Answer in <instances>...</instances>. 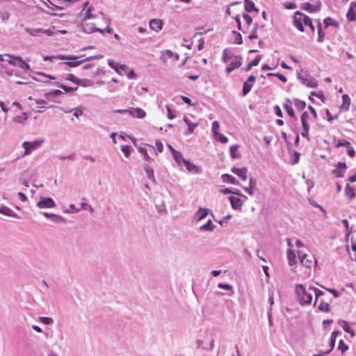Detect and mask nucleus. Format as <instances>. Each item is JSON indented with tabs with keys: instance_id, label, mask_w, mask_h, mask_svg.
Listing matches in <instances>:
<instances>
[{
	"instance_id": "f257e3e1",
	"label": "nucleus",
	"mask_w": 356,
	"mask_h": 356,
	"mask_svg": "<svg viewBox=\"0 0 356 356\" xmlns=\"http://www.w3.org/2000/svg\"><path fill=\"white\" fill-rule=\"evenodd\" d=\"M295 291L297 296V300L301 305L304 306L312 302V294L307 291L302 284H296Z\"/></svg>"
},
{
	"instance_id": "f03ea898",
	"label": "nucleus",
	"mask_w": 356,
	"mask_h": 356,
	"mask_svg": "<svg viewBox=\"0 0 356 356\" xmlns=\"http://www.w3.org/2000/svg\"><path fill=\"white\" fill-rule=\"evenodd\" d=\"M44 143V139L42 140H35L33 141H24L22 143V147L24 149V152L22 154V156H26L31 154V152L37 149H38L42 143Z\"/></svg>"
},
{
	"instance_id": "7ed1b4c3",
	"label": "nucleus",
	"mask_w": 356,
	"mask_h": 356,
	"mask_svg": "<svg viewBox=\"0 0 356 356\" xmlns=\"http://www.w3.org/2000/svg\"><path fill=\"white\" fill-rule=\"evenodd\" d=\"M305 17H307V15L302 13L300 11H296L293 15V25L298 30L301 32L305 31L304 25L305 22L306 21Z\"/></svg>"
},
{
	"instance_id": "20e7f679",
	"label": "nucleus",
	"mask_w": 356,
	"mask_h": 356,
	"mask_svg": "<svg viewBox=\"0 0 356 356\" xmlns=\"http://www.w3.org/2000/svg\"><path fill=\"white\" fill-rule=\"evenodd\" d=\"M309 115L307 111L302 113L301 115V124L302 126L303 131L301 133L302 137L306 138L308 140H309Z\"/></svg>"
},
{
	"instance_id": "39448f33",
	"label": "nucleus",
	"mask_w": 356,
	"mask_h": 356,
	"mask_svg": "<svg viewBox=\"0 0 356 356\" xmlns=\"http://www.w3.org/2000/svg\"><path fill=\"white\" fill-rule=\"evenodd\" d=\"M298 79L300 80L301 83L308 88H316L318 87V81L314 77L308 75L307 77H304L300 74H298Z\"/></svg>"
},
{
	"instance_id": "423d86ee",
	"label": "nucleus",
	"mask_w": 356,
	"mask_h": 356,
	"mask_svg": "<svg viewBox=\"0 0 356 356\" xmlns=\"http://www.w3.org/2000/svg\"><path fill=\"white\" fill-rule=\"evenodd\" d=\"M37 207L40 209L54 208L56 203L51 197H41L37 203Z\"/></svg>"
},
{
	"instance_id": "0eeeda50",
	"label": "nucleus",
	"mask_w": 356,
	"mask_h": 356,
	"mask_svg": "<svg viewBox=\"0 0 356 356\" xmlns=\"http://www.w3.org/2000/svg\"><path fill=\"white\" fill-rule=\"evenodd\" d=\"M242 57L241 56H236L234 60L226 67L225 71L229 74L233 70L238 68L242 65Z\"/></svg>"
},
{
	"instance_id": "6e6552de",
	"label": "nucleus",
	"mask_w": 356,
	"mask_h": 356,
	"mask_svg": "<svg viewBox=\"0 0 356 356\" xmlns=\"http://www.w3.org/2000/svg\"><path fill=\"white\" fill-rule=\"evenodd\" d=\"M80 57L81 56H72V55L44 56H43V60H50V61H52L54 59L73 60H76Z\"/></svg>"
},
{
	"instance_id": "1a4fd4ad",
	"label": "nucleus",
	"mask_w": 356,
	"mask_h": 356,
	"mask_svg": "<svg viewBox=\"0 0 356 356\" xmlns=\"http://www.w3.org/2000/svg\"><path fill=\"white\" fill-rule=\"evenodd\" d=\"M298 258L300 259V263L304 266L305 267L307 268H310L312 265V259L307 258V254L305 253H303L301 251H298Z\"/></svg>"
},
{
	"instance_id": "9d476101",
	"label": "nucleus",
	"mask_w": 356,
	"mask_h": 356,
	"mask_svg": "<svg viewBox=\"0 0 356 356\" xmlns=\"http://www.w3.org/2000/svg\"><path fill=\"white\" fill-rule=\"evenodd\" d=\"M335 166L337 167V169H334L332 171V173L335 175L337 177H343L347 168L346 164L343 162H338Z\"/></svg>"
},
{
	"instance_id": "9b49d317",
	"label": "nucleus",
	"mask_w": 356,
	"mask_h": 356,
	"mask_svg": "<svg viewBox=\"0 0 356 356\" xmlns=\"http://www.w3.org/2000/svg\"><path fill=\"white\" fill-rule=\"evenodd\" d=\"M301 8L302 10L308 11L309 13H316V12H318L320 10L321 3L314 5L309 2H306V3H303L301 5Z\"/></svg>"
},
{
	"instance_id": "f8f14e48",
	"label": "nucleus",
	"mask_w": 356,
	"mask_h": 356,
	"mask_svg": "<svg viewBox=\"0 0 356 356\" xmlns=\"http://www.w3.org/2000/svg\"><path fill=\"white\" fill-rule=\"evenodd\" d=\"M231 170L234 174L236 175L242 180L245 181L247 179V172H248L247 168L243 167V168H238L233 167Z\"/></svg>"
},
{
	"instance_id": "ddd939ff",
	"label": "nucleus",
	"mask_w": 356,
	"mask_h": 356,
	"mask_svg": "<svg viewBox=\"0 0 356 356\" xmlns=\"http://www.w3.org/2000/svg\"><path fill=\"white\" fill-rule=\"evenodd\" d=\"M129 114L134 118L142 119L146 116V113L144 110L140 108H131L129 109Z\"/></svg>"
},
{
	"instance_id": "4468645a",
	"label": "nucleus",
	"mask_w": 356,
	"mask_h": 356,
	"mask_svg": "<svg viewBox=\"0 0 356 356\" xmlns=\"http://www.w3.org/2000/svg\"><path fill=\"white\" fill-rule=\"evenodd\" d=\"M346 17L349 21H354L356 19V2L350 3Z\"/></svg>"
},
{
	"instance_id": "2eb2a0df",
	"label": "nucleus",
	"mask_w": 356,
	"mask_h": 356,
	"mask_svg": "<svg viewBox=\"0 0 356 356\" xmlns=\"http://www.w3.org/2000/svg\"><path fill=\"white\" fill-rule=\"evenodd\" d=\"M232 207L235 210H241L242 207V200L239 197H236L234 196H229L228 197Z\"/></svg>"
},
{
	"instance_id": "dca6fc26",
	"label": "nucleus",
	"mask_w": 356,
	"mask_h": 356,
	"mask_svg": "<svg viewBox=\"0 0 356 356\" xmlns=\"http://www.w3.org/2000/svg\"><path fill=\"white\" fill-rule=\"evenodd\" d=\"M149 27L156 32L159 31L163 27L162 20L159 19H151L149 21Z\"/></svg>"
},
{
	"instance_id": "f3484780",
	"label": "nucleus",
	"mask_w": 356,
	"mask_h": 356,
	"mask_svg": "<svg viewBox=\"0 0 356 356\" xmlns=\"http://www.w3.org/2000/svg\"><path fill=\"white\" fill-rule=\"evenodd\" d=\"M283 106L289 116H291L293 118H295L296 120L297 119V118L295 115V113L293 111V109L291 106V102L289 99H286Z\"/></svg>"
},
{
	"instance_id": "a211bd4d",
	"label": "nucleus",
	"mask_w": 356,
	"mask_h": 356,
	"mask_svg": "<svg viewBox=\"0 0 356 356\" xmlns=\"http://www.w3.org/2000/svg\"><path fill=\"white\" fill-rule=\"evenodd\" d=\"M184 121L188 127V129L185 131V135L188 136L191 134L194 131L195 128L197 126V124L192 123L186 116H184Z\"/></svg>"
},
{
	"instance_id": "6ab92c4d",
	"label": "nucleus",
	"mask_w": 356,
	"mask_h": 356,
	"mask_svg": "<svg viewBox=\"0 0 356 356\" xmlns=\"http://www.w3.org/2000/svg\"><path fill=\"white\" fill-rule=\"evenodd\" d=\"M259 189L257 188V181L254 178L250 179V184L248 187V194L250 195H253L256 191H258Z\"/></svg>"
},
{
	"instance_id": "aec40b11",
	"label": "nucleus",
	"mask_w": 356,
	"mask_h": 356,
	"mask_svg": "<svg viewBox=\"0 0 356 356\" xmlns=\"http://www.w3.org/2000/svg\"><path fill=\"white\" fill-rule=\"evenodd\" d=\"M43 215L46 218H49L53 220L54 222L56 223L63 222L65 221V218L60 216H58L57 214L49 213V212H44Z\"/></svg>"
},
{
	"instance_id": "412c9836",
	"label": "nucleus",
	"mask_w": 356,
	"mask_h": 356,
	"mask_svg": "<svg viewBox=\"0 0 356 356\" xmlns=\"http://www.w3.org/2000/svg\"><path fill=\"white\" fill-rule=\"evenodd\" d=\"M0 213L4 214L8 216L19 218V217L11 209L6 206L0 207Z\"/></svg>"
},
{
	"instance_id": "4be33fe9",
	"label": "nucleus",
	"mask_w": 356,
	"mask_h": 356,
	"mask_svg": "<svg viewBox=\"0 0 356 356\" xmlns=\"http://www.w3.org/2000/svg\"><path fill=\"white\" fill-rule=\"evenodd\" d=\"M343 103L340 106L341 111H348L349 110L350 104V99L348 95H343L342 96Z\"/></svg>"
},
{
	"instance_id": "5701e85b",
	"label": "nucleus",
	"mask_w": 356,
	"mask_h": 356,
	"mask_svg": "<svg viewBox=\"0 0 356 356\" xmlns=\"http://www.w3.org/2000/svg\"><path fill=\"white\" fill-rule=\"evenodd\" d=\"M209 209L205 208H200L195 213V217L197 221L203 220L208 215Z\"/></svg>"
},
{
	"instance_id": "b1692460",
	"label": "nucleus",
	"mask_w": 356,
	"mask_h": 356,
	"mask_svg": "<svg viewBox=\"0 0 356 356\" xmlns=\"http://www.w3.org/2000/svg\"><path fill=\"white\" fill-rule=\"evenodd\" d=\"M143 168L145 171L146 175L149 179L155 183L156 179L154 175V170L148 164H145Z\"/></svg>"
},
{
	"instance_id": "393cba45",
	"label": "nucleus",
	"mask_w": 356,
	"mask_h": 356,
	"mask_svg": "<svg viewBox=\"0 0 356 356\" xmlns=\"http://www.w3.org/2000/svg\"><path fill=\"white\" fill-rule=\"evenodd\" d=\"M14 56H10V54H0V61H7L9 64L15 66L17 63L15 60V59L13 58Z\"/></svg>"
},
{
	"instance_id": "a878e982",
	"label": "nucleus",
	"mask_w": 356,
	"mask_h": 356,
	"mask_svg": "<svg viewBox=\"0 0 356 356\" xmlns=\"http://www.w3.org/2000/svg\"><path fill=\"white\" fill-rule=\"evenodd\" d=\"M173 57V52L171 50L167 49L161 51L160 59L163 63H165L168 58Z\"/></svg>"
},
{
	"instance_id": "bb28decb",
	"label": "nucleus",
	"mask_w": 356,
	"mask_h": 356,
	"mask_svg": "<svg viewBox=\"0 0 356 356\" xmlns=\"http://www.w3.org/2000/svg\"><path fill=\"white\" fill-rule=\"evenodd\" d=\"M245 2V10L248 13H251L252 11L258 12L259 10L255 8L254 3L251 0H244Z\"/></svg>"
},
{
	"instance_id": "cd10ccee",
	"label": "nucleus",
	"mask_w": 356,
	"mask_h": 356,
	"mask_svg": "<svg viewBox=\"0 0 356 356\" xmlns=\"http://www.w3.org/2000/svg\"><path fill=\"white\" fill-rule=\"evenodd\" d=\"M236 56H234L231 51L229 49H225L223 50V52H222V62L224 63H227L229 60H231L232 58H234Z\"/></svg>"
},
{
	"instance_id": "c85d7f7f",
	"label": "nucleus",
	"mask_w": 356,
	"mask_h": 356,
	"mask_svg": "<svg viewBox=\"0 0 356 356\" xmlns=\"http://www.w3.org/2000/svg\"><path fill=\"white\" fill-rule=\"evenodd\" d=\"M216 228V225H214L211 221V220H209L206 224H204L200 227V230L207 231V232H213Z\"/></svg>"
},
{
	"instance_id": "c756f323",
	"label": "nucleus",
	"mask_w": 356,
	"mask_h": 356,
	"mask_svg": "<svg viewBox=\"0 0 356 356\" xmlns=\"http://www.w3.org/2000/svg\"><path fill=\"white\" fill-rule=\"evenodd\" d=\"M318 309L319 311L322 312H330L331 311V307L328 302H325L321 300L320 301V304L318 306Z\"/></svg>"
},
{
	"instance_id": "7c9ffc66",
	"label": "nucleus",
	"mask_w": 356,
	"mask_h": 356,
	"mask_svg": "<svg viewBox=\"0 0 356 356\" xmlns=\"http://www.w3.org/2000/svg\"><path fill=\"white\" fill-rule=\"evenodd\" d=\"M261 55L257 56L255 57V58L247 65V67L245 68V70L246 72H248V71L251 70L252 67L258 65V64L259 63V62L261 60Z\"/></svg>"
},
{
	"instance_id": "2f4dec72",
	"label": "nucleus",
	"mask_w": 356,
	"mask_h": 356,
	"mask_svg": "<svg viewBox=\"0 0 356 356\" xmlns=\"http://www.w3.org/2000/svg\"><path fill=\"white\" fill-rule=\"evenodd\" d=\"M13 58L14 59H16L19 62L18 66L20 68L23 69L25 71H28L30 70V65L27 64L24 60H23L21 56H14Z\"/></svg>"
},
{
	"instance_id": "473e14b6",
	"label": "nucleus",
	"mask_w": 356,
	"mask_h": 356,
	"mask_svg": "<svg viewBox=\"0 0 356 356\" xmlns=\"http://www.w3.org/2000/svg\"><path fill=\"white\" fill-rule=\"evenodd\" d=\"M222 177L224 181L232 184H238V181L236 180V179L233 177L232 175H230L229 174H224L222 175Z\"/></svg>"
},
{
	"instance_id": "72a5a7b5",
	"label": "nucleus",
	"mask_w": 356,
	"mask_h": 356,
	"mask_svg": "<svg viewBox=\"0 0 356 356\" xmlns=\"http://www.w3.org/2000/svg\"><path fill=\"white\" fill-rule=\"evenodd\" d=\"M340 325L343 327V330L349 334H350L351 337L355 336V332L351 329L348 325V323L346 321H341L339 322Z\"/></svg>"
},
{
	"instance_id": "f704fd0d",
	"label": "nucleus",
	"mask_w": 356,
	"mask_h": 356,
	"mask_svg": "<svg viewBox=\"0 0 356 356\" xmlns=\"http://www.w3.org/2000/svg\"><path fill=\"white\" fill-rule=\"evenodd\" d=\"M345 194L346 196L349 197L350 200H352L355 197V193L354 188L350 186L349 184H347L345 188Z\"/></svg>"
},
{
	"instance_id": "c9c22d12",
	"label": "nucleus",
	"mask_w": 356,
	"mask_h": 356,
	"mask_svg": "<svg viewBox=\"0 0 356 356\" xmlns=\"http://www.w3.org/2000/svg\"><path fill=\"white\" fill-rule=\"evenodd\" d=\"M317 31H318V38L317 41L318 42H322L325 38V33L323 31L322 29V24L320 21H318V25H317Z\"/></svg>"
},
{
	"instance_id": "e433bc0d",
	"label": "nucleus",
	"mask_w": 356,
	"mask_h": 356,
	"mask_svg": "<svg viewBox=\"0 0 356 356\" xmlns=\"http://www.w3.org/2000/svg\"><path fill=\"white\" fill-rule=\"evenodd\" d=\"M238 146L237 145L230 147V154L232 158L239 159L241 157V154L238 152Z\"/></svg>"
},
{
	"instance_id": "4c0bfd02",
	"label": "nucleus",
	"mask_w": 356,
	"mask_h": 356,
	"mask_svg": "<svg viewBox=\"0 0 356 356\" xmlns=\"http://www.w3.org/2000/svg\"><path fill=\"white\" fill-rule=\"evenodd\" d=\"M287 259L289 266H293L296 264V254L291 250H287Z\"/></svg>"
},
{
	"instance_id": "58836bf2",
	"label": "nucleus",
	"mask_w": 356,
	"mask_h": 356,
	"mask_svg": "<svg viewBox=\"0 0 356 356\" xmlns=\"http://www.w3.org/2000/svg\"><path fill=\"white\" fill-rule=\"evenodd\" d=\"M221 193L223 194L233 193L234 195H236L238 196H242V197L246 198V196L243 195L241 194V191L238 189H236V188H234L233 190H232L230 188H225V189L221 190Z\"/></svg>"
},
{
	"instance_id": "ea45409f",
	"label": "nucleus",
	"mask_w": 356,
	"mask_h": 356,
	"mask_svg": "<svg viewBox=\"0 0 356 356\" xmlns=\"http://www.w3.org/2000/svg\"><path fill=\"white\" fill-rule=\"evenodd\" d=\"M85 62H86V60H84V59H83V60H80L63 62V63H61L60 64L67 65V66L71 67H77V66L81 65L82 63H83Z\"/></svg>"
},
{
	"instance_id": "a19ab883",
	"label": "nucleus",
	"mask_w": 356,
	"mask_h": 356,
	"mask_svg": "<svg viewBox=\"0 0 356 356\" xmlns=\"http://www.w3.org/2000/svg\"><path fill=\"white\" fill-rule=\"evenodd\" d=\"M172 155L173 156L174 160L176 161V163L178 165H181V162H183V159H184L183 158L182 154L179 151H176V152H173V154H172Z\"/></svg>"
},
{
	"instance_id": "79ce46f5",
	"label": "nucleus",
	"mask_w": 356,
	"mask_h": 356,
	"mask_svg": "<svg viewBox=\"0 0 356 356\" xmlns=\"http://www.w3.org/2000/svg\"><path fill=\"white\" fill-rule=\"evenodd\" d=\"M183 163L185 164L187 170L189 171V172H191L193 170H196L197 171L198 170V167L194 164H193L192 163L190 162V161L188 160H186V159H183Z\"/></svg>"
},
{
	"instance_id": "37998d69",
	"label": "nucleus",
	"mask_w": 356,
	"mask_h": 356,
	"mask_svg": "<svg viewBox=\"0 0 356 356\" xmlns=\"http://www.w3.org/2000/svg\"><path fill=\"white\" fill-rule=\"evenodd\" d=\"M138 152L143 156V159L147 161V162H152L154 161L153 159H152L150 156H149L147 152V149L144 147H140L138 148Z\"/></svg>"
},
{
	"instance_id": "c03bdc74",
	"label": "nucleus",
	"mask_w": 356,
	"mask_h": 356,
	"mask_svg": "<svg viewBox=\"0 0 356 356\" xmlns=\"http://www.w3.org/2000/svg\"><path fill=\"white\" fill-rule=\"evenodd\" d=\"M293 103L296 108L300 111H302L306 106V103L298 99H294Z\"/></svg>"
},
{
	"instance_id": "a18cd8bd",
	"label": "nucleus",
	"mask_w": 356,
	"mask_h": 356,
	"mask_svg": "<svg viewBox=\"0 0 356 356\" xmlns=\"http://www.w3.org/2000/svg\"><path fill=\"white\" fill-rule=\"evenodd\" d=\"M252 85L247 81L243 83L242 95L243 97L246 96L251 90Z\"/></svg>"
},
{
	"instance_id": "49530a36",
	"label": "nucleus",
	"mask_w": 356,
	"mask_h": 356,
	"mask_svg": "<svg viewBox=\"0 0 356 356\" xmlns=\"http://www.w3.org/2000/svg\"><path fill=\"white\" fill-rule=\"evenodd\" d=\"M323 22L325 24V27H328L330 26L337 27L339 25L338 23L331 17H326L324 19Z\"/></svg>"
},
{
	"instance_id": "de8ad7c7",
	"label": "nucleus",
	"mask_w": 356,
	"mask_h": 356,
	"mask_svg": "<svg viewBox=\"0 0 356 356\" xmlns=\"http://www.w3.org/2000/svg\"><path fill=\"white\" fill-rule=\"evenodd\" d=\"M54 84L56 85V86L63 89L67 92H72V91L76 90L77 88H78L77 87H76V88L69 87V86H67L65 85L61 84V83H60L58 82H56Z\"/></svg>"
},
{
	"instance_id": "09e8293b",
	"label": "nucleus",
	"mask_w": 356,
	"mask_h": 356,
	"mask_svg": "<svg viewBox=\"0 0 356 356\" xmlns=\"http://www.w3.org/2000/svg\"><path fill=\"white\" fill-rule=\"evenodd\" d=\"M26 31L33 36H38L42 33V30L40 29H26Z\"/></svg>"
},
{
	"instance_id": "8fccbe9b",
	"label": "nucleus",
	"mask_w": 356,
	"mask_h": 356,
	"mask_svg": "<svg viewBox=\"0 0 356 356\" xmlns=\"http://www.w3.org/2000/svg\"><path fill=\"white\" fill-rule=\"evenodd\" d=\"M232 33L235 35L234 43L237 44H241L243 43V38L241 33L236 31H233Z\"/></svg>"
},
{
	"instance_id": "3c124183",
	"label": "nucleus",
	"mask_w": 356,
	"mask_h": 356,
	"mask_svg": "<svg viewBox=\"0 0 356 356\" xmlns=\"http://www.w3.org/2000/svg\"><path fill=\"white\" fill-rule=\"evenodd\" d=\"M215 138L221 142L222 143H226L228 141V138L220 133H217V134L214 135Z\"/></svg>"
},
{
	"instance_id": "603ef678",
	"label": "nucleus",
	"mask_w": 356,
	"mask_h": 356,
	"mask_svg": "<svg viewBox=\"0 0 356 356\" xmlns=\"http://www.w3.org/2000/svg\"><path fill=\"white\" fill-rule=\"evenodd\" d=\"M65 79L78 85L80 83V80L72 74H67Z\"/></svg>"
},
{
	"instance_id": "864d4df0",
	"label": "nucleus",
	"mask_w": 356,
	"mask_h": 356,
	"mask_svg": "<svg viewBox=\"0 0 356 356\" xmlns=\"http://www.w3.org/2000/svg\"><path fill=\"white\" fill-rule=\"evenodd\" d=\"M62 93L63 92H62L61 90H55L54 91L45 93L44 94V97L46 98H49V97H56V96H58V95H61Z\"/></svg>"
},
{
	"instance_id": "5fc2aeb1",
	"label": "nucleus",
	"mask_w": 356,
	"mask_h": 356,
	"mask_svg": "<svg viewBox=\"0 0 356 356\" xmlns=\"http://www.w3.org/2000/svg\"><path fill=\"white\" fill-rule=\"evenodd\" d=\"M267 76H274L277 77L280 81H282L283 82H286L287 81L286 77L285 76H284L283 74H280V73H268Z\"/></svg>"
},
{
	"instance_id": "6e6d98bb",
	"label": "nucleus",
	"mask_w": 356,
	"mask_h": 356,
	"mask_svg": "<svg viewBox=\"0 0 356 356\" xmlns=\"http://www.w3.org/2000/svg\"><path fill=\"white\" fill-rule=\"evenodd\" d=\"M39 321L45 325H51L54 323L53 319L49 317L40 316L39 317Z\"/></svg>"
},
{
	"instance_id": "4d7b16f0",
	"label": "nucleus",
	"mask_w": 356,
	"mask_h": 356,
	"mask_svg": "<svg viewBox=\"0 0 356 356\" xmlns=\"http://www.w3.org/2000/svg\"><path fill=\"white\" fill-rule=\"evenodd\" d=\"M27 119L26 113H23L22 115H18L13 118V121L17 123H22Z\"/></svg>"
},
{
	"instance_id": "13d9d810",
	"label": "nucleus",
	"mask_w": 356,
	"mask_h": 356,
	"mask_svg": "<svg viewBox=\"0 0 356 356\" xmlns=\"http://www.w3.org/2000/svg\"><path fill=\"white\" fill-rule=\"evenodd\" d=\"M314 292L315 293V301L314 303V306H315L316 305L317 301L318 300L320 296H323L324 294V293L318 289H314Z\"/></svg>"
},
{
	"instance_id": "bf43d9fd",
	"label": "nucleus",
	"mask_w": 356,
	"mask_h": 356,
	"mask_svg": "<svg viewBox=\"0 0 356 356\" xmlns=\"http://www.w3.org/2000/svg\"><path fill=\"white\" fill-rule=\"evenodd\" d=\"M108 65L113 68L118 74H120V70H119V68H118V65L119 64H118L117 63H115L113 60H108Z\"/></svg>"
},
{
	"instance_id": "052dcab7",
	"label": "nucleus",
	"mask_w": 356,
	"mask_h": 356,
	"mask_svg": "<svg viewBox=\"0 0 356 356\" xmlns=\"http://www.w3.org/2000/svg\"><path fill=\"white\" fill-rule=\"evenodd\" d=\"M83 28L84 31L86 33H91L92 31H99V32L103 33V30L98 29V28L93 27V26L88 29L87 25L83 24Z\"/></svg>"
},
{
	"instance_id": "680f3d73",
	"label": "nucleus",
	"mask_w": 356,
	"mask_h": 356,
	"mask_svg": "<svg viewBox=\"0 0 356 356\" xmlns=\"http://www.w3.org/2000/svg\"><path fill=\"white\" fill-rule=\"evenodd\" d=\"M338 349L340 350L341 351V353H343L348 349V346L341 339L339 341Z\"/></svg>"
},
{
	"instance_id": "e2e57ef3",
	"label": "nucleus",
	"mask_w": 356,
	"mask_h": 356,
	"mask_svg": "<svg viewBox=\"0 0 356 356\" xmlns=\"http://www.w3.org/2000/svg\"><path fill=\"white\" fill-rule=\"evenodd\" d=\"M321 286L331 293L335 298H338L341 296V293L334 289H328L322 285H321Z\"/></svg>"
},
{
	"instance_id": "0e129e2a",
	"label": "nucleus",
	"mask_w": 356,
	"mask_h": 356,
	"mask_svg": "<svg viewBox=\"0 0 356 356\" xmlns=\"http://www.w3.org/2000/svg\"><path fill=\"white\" fill-rule=\"evenodd\" d=\"M219 127H220V125H219V123L218 121H214L212 122L211 130L213 133V136L215 134H217V133H218V130L219 129Z\"/></svg>"
},
{
	"instance_id": "69168bd1",
	"label": "nucleus",
	"mask_w": 356,
	"mask_h": 356,
	"mask_svg": "<svg viewBox=\"0 0 356 356\" xmlns=\"http://www.w3.org/2000/svg\"><path fill=\"white\" fill-rule=\"evenodd\" d=\"M306 21L305 22V26H309L311 29L312 31L314 32L315 30L314 26L312 24V21L309 17L307 16V17H305Z\"/></svg>"
},
{
	"instance_id": "338daca9",
	"label": "nucleus",
	"mask_w": 356,
	"mask_h": 356,
	"mask_svg": "<svg viewBox=\"0 0 356 356\" xmlns=\"http://www.w3.org/2000/svg\"><path fill=\"white\" fill-rule=\"evenodd\" d=\"M121 151L126 156H129L131 153V149L129 145H122L121 147Z\"/></svg>"
},
{
	"instance_id": "774afa93",
	"label": "nucleus",
	"mask_w": 356,
	"mask_h": 356,
	"mask_svg": "<svg viewBox=\"0 0 356 356\" xmlns=\"http://www.w3.org/2000/svg\"><path fill=\"white\" fill-rule=\"evenodd\" d=\"M125 74L128 79H135L136 75L132 69H129L125 72Z\"/></svg>"
}]
</instances>
